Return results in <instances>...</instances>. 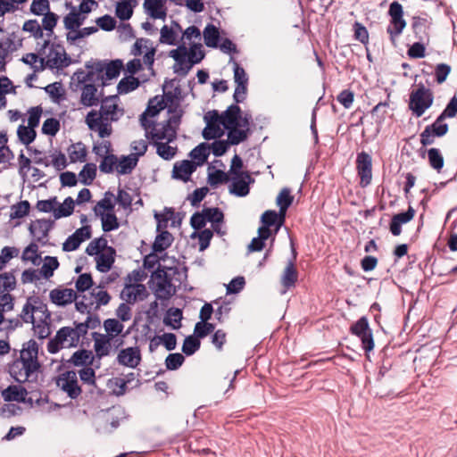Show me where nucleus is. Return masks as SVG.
<instances>
[{
	"instance_id": "nucleus-1",
	"label": "nucleus",
	"mask_w": 457,
	"mask_h": 457,
	"mask_svg": "<svg viewBox=\"0 0 457 457\" xmlns=\"http://www.w3.org/2000/svg\"><path fill=\"white\" fill-rule=\"evenodd\" d=\"M118 100V96L103 97L100 110H91L86 116L88 129L97 132L101 138L110 137L112 132V122L118 121L124 115V110L117 104Z\"/></svg>"
},
{
	"instance_id": "nucleus-2",
	"label": "nucleus",
	"mask_w": 457,
	"mask_h": 457,
	"mask_svg": "<svg viewBox=\"0 0 457 457\" xmlns=\"http://www.w3.org/2000/svg\"><path fill=\"white\" fill-rule=\"evenodd\" d=\"M41 367L38 361V345L34 339L24 343L20 357L9 365V373L18 383L37 380Z\"/></svg>"
},
{
	"instance_id": "nucleus-3",
	"label": "nucleus",
	"mask_w": 457,
	"mask_h": 457,
	"mask_svg": "<svg viewBox=\"0 0 457 457\" xmlns=\"http://www.w3.org/2000/svg\"><path fill=\"white\" fill-rule=\"evenodd\" d=\"M176 270L177 268H167L159 264L152 273L153 285L150 287L154 292L157 299L168 300L176 293V288L171 283L170 274L167 271L172 270L175 273Z\"/></svg>"
},
{
	"instance_id": "nucleus-4",
	"label": "nucleus",
	"mask_w": 457,
	"mask_h": 457,
	"mask_svg": "<svg viewBox=\"0 0 457 457\" xmlns=\"http://www.w3.org/2000/svg\"><path fill=\"white\" fill-rule=\"evenodd\" d=\"M434 102V94L430 88L420 83L417 88L412 89L410 94L409 109L417 118L421 117L429 109Z\"/></svg>"
},
{
	"instance_id": "nucleus-5",
	"label": "nucleus",
	"mask_w": 457,
	"mask_h": 457,
	"mask_svg": "<svg viewBox=\"0 0 457 457\" xmlns=\"http://www.w3.org/2000/svg\"><path fill=\"white\" fill-rule=\"evenodd\" d=\"M24 322H33L34 320H50L51 313L38 297H29L23 305L20 314Z\"/></svg>"
},
{
	"instance_id": "nucleus-6",
	"label": "nucleus",
	"mask_w": 457,
	"mask_h": 457,
	"mask_svg": "<svg viewBox=\"0 0 457 457\" xmlns=\"http://www.w3.org/2000/svg\"><path fill=\"white\" fill-rule=\"evenodd\" d=\"M77 334L71 327H62L57 332L54 337L51 338L47 344V351L50 353H56L62 348L76 347L79 345Z\"/></svg>"
},
{
	"instance_id": "nucleus-7",
	"label": "nucleus",
	"mask_w": 457,
	"mask_h": 457,
	"mask_svg": "<svg viewBox=\"0 0 457 457\" xmlns=\"http://www.w3.org/2000/svg\"><path fill=\"white\" fill-rule=\"evenodd\" d=\"M388 15L390 16V24L386 29V32L389 34L391 40H394L403 33L406 27L402 4L396 1L391 3L388 9Z\"/></svg>"
},
{
	"instance_id": "nucleus-8",
	"label": "nucleus",
	"mask_w": 457,
	"mask_h": 457,
	"mask_svg": "<svg viewBox=\"0 0 457 457\" xmlns=\"http://www.w3.org/2000/svg\"><path fill=\"white\" fill-rule=\"evenodd\" d=\"M46 58V61L44 58L39 59L41 69H44L45 66L51 69H62L67 67L71 62L64 47L61 45L53 44Z\"/></svg>"
},
{
	"instance_id": "nucleus-9",
	"label": "nucleus",
	"mask_w": 457,
	"mask_h": 457,
	"mask_svg": "<svg viewBox=\"0 0 457 457\" xmlns=\"http://www.w3.org/2000/svg\"><path fill=\"white\" fill-rule=\"evenodd\" d=\"M351 334L358 337L362 345V348L366 353H369L374 348V340L372 330L370 328L367 317H361L350 328Z\"/></svg>"
},
{
	"instance_id": "nucleus-10",
	"label": "nucleus",
	"mask_w": 457,
	"mask_h": 457,
	"mask_svg": "<svg viewBox=\"0 0 457 457\" xmlns=\"http://www.w3.org/2000/svg\"><path fill=\"white\" fill-rule=\"evenodd\" d=\"M445 119L444 115L440 114L431 125L424 129L420 135V144L423 146L432 145L435 137H441L448 132L449 127L448 124L445 122Z\"/></svg>"
},
{
	"instance_id": "nucleus-11",
	"label": "nucleus",
	"mask_w": 457,
	"mask_h": 457,
	"mask_svg": "<svg viewBox=\"0 0 457 457\" xmlns=\"http://www.w3.org/2000/svg\"><path fill=\"white\" fill-rule=\"evenodd\" d=\"M356 169L362 187L370 184L372 179V159L366 152H361L356 157Z\"/></svg>"
},
{
	"instance_id": "nucleus-12",
	"label": "nucleus",
	"mask_w": 457,
	"mask_h": 457,
	"mask_svg": "<svg viewBox=\"0 0 457 457\" xmlns=\"http://www.w3.org/2000/svg\"><path fill=\"white\" fill-rule=\"evenodd\" d=\"M58 386L67 393L68 396L71 399H77L82 390L78 385V378L75 371H67L62 373L57 381Z\"/></svg>"
},
{
	"instance_id": "nucleus-13",
	"label": "nucleus",
	"mask_w": 457,
	"mask_h": 457,
	"mask_svg": "<svg viewBox=\"0 0 457 457\" xmlns=\"http://www.w3.org/2000/svg\"><path fill=\"white\" fill-rule=\"evenodd\" d=\"M54 226V221L46 219H40L32 221L29 225V232L30 234L36 237V240L41 245L46 244V238L48 237V233Z\"/></svg>"
},
{
	"instance_id": "nucleus-14",
	"label": "nucleus",
	"mask_w": 457,
	"mask_h": 457,
	"mask_svg": "<svg viewBox=\"0 0 457 457\" xmlns=\"http://www.w3.org/2000/svg\"><path fill=\"white\" fill-rule=\"evenodd\" d=\"M119 364L135 369L141 361V353L137 346L128 347L120 351L117 356Z\"/></svg>"
},
{
	"instance_id": "nucleus-15",
	"label": "nucleus",
	"mask_w": 457,
	"mask_h": 457,
	"mask_svg": "<svg viewBox=\"0 0 457 457\" xmlns=\"http://www.w3.org/2000/svg\"><path fill=\"white\" fill-rule=\"evenodd\" d=\"M81 96H80V104L85 107H91L97 105L98 103L103 98V93L100 92L98 94L97 87L96 84L88 83L85 84L80 87Z\"/></svg>"
},
{
	"instance_id": "nucleus-16",
	"label": "nucleus",
	"mask_w": 457,
	"mask_h": 457,
	"mask_svg": "<svg viewBox=\"0 0 457 457\" xmlns=\"http://www.w3.org/2000/svg\"><path fill=\"white\" fill-rule=\"evenodd\" d=\"M431 21L428 16H413L411 18V29L415 37L420 41H428Z\"/></svg>"
},
{
	"instance_id": "nucleus-17",
	"label": "nucleus",
	"mask_w": 457,
	"mask_h": 457,
	"mask_svg": "<svg viewBox=\"0 0 457 457\" xmlns=\"http://www.w3.org/2000/svg\"><path fill=\"white\" fill-rule=\"evenodd\" d=\"M50 300L58 306H65L78 298L77 293L71 288H54L49 294Z\"/></svg>"
},
{
	"instance_id": "nucleus-18",
	"label": "nucleus",
	"mask_w": 457,
	"mask_h": 457,
	"mask_svg": "<svg viewBox=\"0 0 457 457\" xmlns=\"http://www.w3.org/2000/svg\"><path fill=\"white\" fill-rule=\"evenodd\" d=\"M195 170L196 164L194 161L183 160L177 162L173 166L172 178L187 182Z\"/></svg>"
},
{
	"instance_id": "nucleus-19",
	"label": "nucleus",
	"mask_w": 457,
	"mask_h": 457,
	"mask_svg": "<svg viewBox=\"0 0 457 457\" xmlns=\"http://www.w3.org/2000/svg\"><path fill=\"white\" fill-rule=\"evenodd\" d=\"M167 0H145L143 7L145 12L153 19L165 20L167 17Z\"/></svg>"
},
{
	"instance_id": "nucleus-20",
	"label": "nucleus",
	"mask_w": 457,
	"mask_h": 457,
	"mask_svg": "<svg viewBox=\"0 0 457 457\" xmlns=\"http://www.w3.org/2000/svg\"><path fill=\"white\" fill-rule=\"evenodd\" d=\"M293 200L294 197L291 195V190L288 187L282 188L278 195L277 196L276 203L279 207L280 220L278 224V228L274 231V235L278 233L280 226L283 224L286 217V212L289 206L292 204Z\"/></svg>"
},
{
	"instance_id": "nucleus-21",
	"label": "nucleus",
	"mask_w": 457,
	"mask_h": 457,
	"mask_svg": "<svg viewBox=\"0 0 457 457\" xmlns=\"http://www.w3.org/2000/svg\"><path fill=\"white\" fill-rule=\"evenodd\" d=\"M415 215V210L409 206L404 212L395 214L390 222V232L394 236H399L402 233V225L411 221Z\"/></svg>"
},
{
	"instance_id": "nucleus-22",
	"label": "nucleus",
	"mask_w": 457,
	"mask_h": 457,
	"mask_svg": "<svg viewBox=\"0 0 457 457\" xmlns=\"http://www.w3.org/2000/svg\"><path fill=\"white\" fill-rule=\"evenodd\" d=\"M116 250L112 247H106L105 251L96 255V269L100 272H107L111 270L115 262Z\"/></svg>"
},
{
	"instance_id": "nucleus-23",
	"label": "nucleus",
	"mask_w": 457,
	"mask_h": 457,
	"mask_svg": "<svg viewBox=\"0 0 457 457\" xmlns=\"http://www.w3.org/2000/svg\"><path fill=\"white\" fill-rule=\"evenodd\" d=\"M151 135L154 140L159 141L166 139L168 143H170L176 139L177 131L175 127L170 126L165 121L154 128L151 131Z\"/></svg>"
},
{
	"instance_id": "nucleus-24",
	"label": "nucleus",
	"mask_w": 457,
	"mask_h": 457,
	"mask_svg": "<svg viewBox=\"0 0 457 457\" xmlns=\"http://www.w3.org/2000/svg\"><path fill=\"white\" fill-rule=\"evenodd\" d=\"M94 338V350L97 358L102 359L107 356L111 353V340L107 335L98 334L97 332L93 333Z\"/></svg>"
},
{
	"instance_id": "nucleus-25",
	"label": "nucleus",
	"mask_w": 457,
	"mask_h": 457,
	"mask_svg": "<svg viewBox=\"0 0 457 457\" xmlns=\"http://www.w3.org/2000/svg\"><path fill=\"white\" fill-rule=\"evenodd\" d=\"M240 114L241 108L237 104L229 105L221 114V125L224 129L238 127Z\"/></svg>"
},
{
	"instance_id": "nucleus-26",
	"label": "nucleus",
	"mask_w": 457,
	"mask_h": 457,
	"mask_svg": "<svg viewBox=\"0 0 457 457\" xmlns=\"http://www.w3.org/2000/svg\"><path fill=\"white\" fill-rule=\"evenodd\" d=\"M28 391L20 385H11L2 392V396L5 402L24 403Z\"/></svg>"
},
{
	"instance_id": "nucleus-27",
	"label": "nucleus",
	"mask_w": 457,
	"mask_h": 457,
	"mask_svg": "<svg viewBox=\"0 0 457 457\" xmlns=\"http://www.w3.org/2000/svg\"><path fill=\"white\" fill-rule=\"evenodd\" d=\"M166 104L164 103V100L162 97L154 96V98L150 99L147 108L145 111L141 114L140 120L142 123V126L145 127V115H149L151 117H154L157 115L162 110L165 108Z\"/></svg>"
},
{
	"instance_id": "nucleus-28",
	"label": "nucleus",
	"mask_w": 457,
	"mask_h": 457,
	"mask_svg": "<svg viewBox=\"0 0 457 457\" xmlns=\"http://www.w3.org/2000/svg\"><path fill=\"white\" fill-rule=\"evenodd\" d=\"M298 278V272L295 267L294 261L290 260L286 266L284 272L281 277V284L282 286L289 289L295 287Z\"/></svg>"
},
{
	"instance_id": "nucleus-29",
	"label": "nucleus",
	"mask_w": 457,
	"mask_h": 457,
	"mask_svg": "<svg viewBox=\"0 0 457 457\" xmlns=\"http://www.w3.org/2000/svg\"><path fill=\"white\" fill-rule=\"evenodd\" d=\"M137 155H122L117 163V172L120 175H126L132 172L137 164Z\"/></svg>"
},
{
	"instance_id": "nucleus-30",
	"label": "nucleus",
	"mask_w": 457,
	"mask_h": 457,
	"mask_svg": "<svg viewBox=\"0 0 457 457\" xmlns=\"http://www.w3.org/2000/svg\"><path fill=\"white\" fill-rule=\"evenodd\" d=\"M75 307L80 313L90 314L91 312H96V310H95L94 295H92V292L80 295V299L77 298L75 300Z\"/></svg>"
},
{
	"instance_id": "nucleus-31",
	"label": "nucleus",
	"mask_w": 457,
	"mask_h": 457,
	"mask_svg": "<svg viewBox=\"0 0 457 457\" xmlns=\"http://www.w3.org/2000/svg\"><path fill=\"white\" fill-rule=\"evenodd\" d=\"M203 34L204 43L208 47L217 48L219 46L220 32L215 25L212 23L207 24Z\"/></svg>"
},
{
	"instance_id": "nucleus-32",
	"label": "nucleus",
	"mask_w": 457,
	"mask_h": 457,
	"mask_svg": "<svg viewBox=\"0 0 457 457\" xmlns=\"http://www.w3.org/2000/svg\"><path fill=\"white\" fill-rule=\"evenodd\" d=\"M210 154V145L207 143H201L195 146L189 154V156L195 160L197 166L203 165Z\"/></svg>"
},
{
	"instance_id": "nucleus-33",
	"label": "nucleus",
	"mask_w": 457,
	"mask_h": 457,
	"mask_svg": "<svg viewBox=\"0 0 457 457\" xmlns=\"http://www.w3.org/2000/svg\"><path fill=\"white\" fill-rule=\"evenodd\" d=\"M173 242L172 235L165 230L156 236L153 244L152 250L154 253H162L171 245Z\"/></svg>"
},
{
	"instance_id": "nucleus-34",
	"label": "nucleus",
	"mask_w": 457,
	"mask_h": 457,
	"mask_svg": "<svg viewBox=\"0 0 457 457\" xmlns=\"http://www.w3.org/2000/svg\"><path fill=\"white\" fill-rule=\"evenodd\" d=\"M145 291L142 284L129 285L121 291L120 296L127 303H133L137 300V296Z\"/></svg>"
},
{
	"instance_id": "nucleus-35",
	"label": "nucleus",
	"mask_w": 457,
	"mask_h": 457,
	"mask_svg": "<svg viewBox=\"0 0 457 457\" xmlns=\"http://www.w3.org/2000/svg\"><path fill=\"white\" fill-rule=\"evenodd\" d=\"M113 194L111 191H107L104 193V198L101 199L96 206L93 208V211L96 216L107 212H112L114 209V204L112 201L113 197Z\"/></svg>"
},
{
	"instance_id": "nucleus-36",
	"label": "nucleus",
	"mask_w": 457,
	"mask_h": 457,
	"mask_svg": "<svg viewBox=\"0 0 457 457\" xmlns=\"http://www.w3.org/2000/svg\"><path fill=\"white\" fill-rule=\"evenodd\" d=\"M187 55L189 59L188 66L185 69L186 71H189L195 64L199 63L204 58V52L202 49L201 44H194L187 50Z\"/></svg>"
},
{
	"instance_id": "nucleus-37",
	"label": "nucleus",
	"mask_w": 457,
	"mask_h": 457,
	"mask_svg": "<svg viewBox=\"0 0 457 457\" xmlns=\"http://www.w3.org/2000/svg\"><path fill=\"white\" fill-rule=\"evenodd\" d=\"M140 85V81L134 76H128L120 80L117 86V91L119 94H128L137 89Z\"/></svg>"
},
{
	"instance_id": "nucleus-38",
	"label": "nucleus",
	"mask_w": 457,
	"mask_h": 457,
	"mask_svg": "<svg viewBox=\"0 0 457 457\" xmlns=\"http://www.w3.org/2000/svg\"><path fill=\"white\" fill-rule=\"evenodd\" d=\"M14 270L0 274V293L11 292L16 288Z\"/></svg>"
},
{
	"instance_id": "nucleus-39",
	"label": "nucleus",
	"mask_w": 457,
	"mask_h": 457,
	"mask_svg": "<svg viewBox=\"0 0 457 457\" xmlns=\"http://www.w3.org/2000/svg\"><path fill=\"white\" fill-rule=\"evenodd\" d=\"M69 157L71 162H85L87 157V149L83 143L72 144L68 148Z\"/></svg>"
},
{
	"instance_id": "nucleus-40",
	"label": "nucleus",
	"mask_w": 457,
	"mask_h": 457,
	"mask_svg": "<svg viewBox=\"0 0 457 457\" xmlns=\"http://www.w3.org/2000/svg\"><path fill=\"white\" fill-rule=\"evenodd\" d=\"M202 212L205 222H211L212 225L224 222V213L219 207H205Z\"/></svg>"
},
{
	"instance_id": "nucleus-41",
	"label": "nucleus",
	"mask_w": 457,
	"mask_h": 457,
	"mask_svg": "<svg viewBox=\"0 0 457 457\" xmlns=\"http://www.w3.org/2000/svg\"><path fill=\"white\" fill-rule=\"evenodd\" d=\"M75 202L72 197L68 196L64 199L63 204H60L55 210H54V217L55 220L62 217H68L74 212Z\"/></svg>"
},
{
	"instance_id": "nucleus-42",
	"label": "nucleus",
	"mask_w": 457,
	"mask_h": 457,
	"mask_svg": "<svg viewBox=\"0 0 457 457\" xmlns=\"http://www.w3.org/2000/svg\"><path fill=\"white\" fill-rule=\"evenodd\" d=\"M182 311L179 308H170L163 319V323L172 327L174 329L180 328L182 320Z\"/></svg>"
},
{
	"instance_id": "nucleus-43",
	"label": "nucleus",
	"mask_w": 457,
	"mask_h": 457,
	"mask_svg": "<svg viewBox=\"0 0 457 457\" xmlns=\"http://www.w3.org/2000/svg\"><path fill=\"white\" fill-rule=\"evenodd\" d=\"M21 259L24 262H31L34 265H38L41 257L38 254V245L31 242L22 252Z\"/></svg>"
},
{
	"instance_id": "nucleus-44",
	"label": "nucleus",
	"mask_w": 457,
	"mask_h": 457,
	"mask_svg": "<svg viewBox=\"0 0 457 457\" xmlns=\"http://www.w3.org/2000/svg\"><path fill=\"white\" fill-rule=\"evenodd\" d=\"M59 267V262L56 257L53 256H46L45 257V262L38 270L41 277H44L45 278H49L54 275V271L58 269Z\"/></svg>"
},
{
	"instance_id": "nucleus-45",
	"label": "nucleus",
	"mask_w": 457,
	"mask_h": 457,
	"mask_svg": "<svg viewBox=\"0 0 457 457\" xmlns=\"http://www.w3.org/2000/svg\"><path fill=\"white\" fill-rule=\"evenodd\" d=\"M96 177V165L87 163L79 173V180L84 185H90Z\"/></svg>"
},
{
	"instance_id": "nucleus-46",
	"label": "nucleus",
	"mask_w": 457,
	"mask_h": 457,
	"mask_svg": "<svg viewBox=\"0 0 457 457\" xmlns=\"http://www.w3.org/2000/svg\"><path fill=\"white\" fill-rule=\"evenodd\" d=\"M17 136L21 143L28 146L35 140L37 132L29 126L20 125L17 129Z\"/></svg>"
},
{
	"instance_id": "nucleus-47",
	"label": "nucleus",
	"mask_w": 457,
	"mask_h": 457,
	"mask_svg": "<svg viewBox=\"0 0 457 457\" xmlns=\"http://www.w3.org/2000/svg\"><path fill=\"white\" fill-rule=\"evenodd\" d=\"M123 67L122 61L120 59L112 60L109 62L108 63H104V79H112L114 78H117L120 71Z\"/></svg>"
},
{
	"instance_id": "nucleus-48",
	"label": "nucleus",
	"mask_w": 457,
	"mask_h": 457,
	"mask_svg": "<svg viewBox=\"0 0 457 457\" xmlns=\"http://www.w3.org/2000/svg\"><path fill=\"white\" fill-rule=\"evenodd\" d=\"M93 360L94 356L92 355V352L84 349L75 352L71 358V361L75 366L91 364L93 362Z\"/></svg>"
},
{
	"instance_id": "nucleus-49",
	"label": "nucleus",
	"mask_w": 457,
	"mask_h": 457,
	"mask_svg": "<svg viewBox=\"0 0 457 457\" xmlns=\"http://www.w3.org/2000/svg\"><path fill=\"white\" fill-rule=\"evenodd\" d=\"M106 247H110L107 245V240L104 237H100L98 238H95L92 240L86 248V253L90 255H97L101 253L102 251H105Z\"/></svg>"
},
{
	"instance_id": "nucleus-50",
	"label": "nucleus",
	"mask_w": 457,
	"mask_h": 457,
	"mask_svg": "<svg viewBox=\"0 0 457 457\" xmlns=\"http://www.w3.org/2000/svg\"><path fill=\"white\" fill-rule=\"evenodd\" d=\"M102 221V229L104 232H110L119 228L120 224L116 215L113 212H107L99 215Z\"/></svg>"
},
{
	"instance_id": "nucleus-51",
	"label": "nucleus",
	"mask_w": 457,
	"mask_h": 457,
	"mask_svg": "<svg viewBox=\"0 0 457 457\" xmlns=\"http://www.w3.org/2000/svg\"><path fill=\"white\" fill-rule=\"evenodd\" d=\"M228 143L237 145L247 138V129H240L239 127L227 129Z\"/></svg>"
},
{
	"instance_id": "nucleus-52",
	"label": "nucleus",
	"mask_w": 457,
	"mask_h": 457,
	"mask_svg": "<svg viewBox=\"0 0 457 457\" xmlns=\"http://www.w3.org/2000/svg\"><path fill=\"white\" fill-rule=\"evenodd\" d=\"M104 328L108 334L107 336L112 339L122 332L124 326L116 319H107L104 321Z\"/></svg>"
},
{
	"instance_id": "nucleus-53",
	"label": "nucleus",
	"mask_w": 457,
	"mask_h": 457,
	"mask_svg": "<svg viewBox=\"0 0 457 457\" xmlns=\"http://www.w3.org/2000/svg\"><path fill=\"white\" fill-rule=\"evenodd\" d=\"M118 158L116 155L109 154L102 158V161L99 165V170L101 172L109 174L114 171V169H117Z\"/></svg>"
},
{
	"instance_id": "nucleus-54",
	"label": "nucleus",
	"mask_w": 457,
	"mask_h": 457,
	"mask_svg": "<svg viewBox=\"0 0 457 457\" xmlns=\"http://www.w3.org/2000/svg\"><path fill=\"white\" fill-rule=\"evenodd\" d=\"M428 157L430 166L440 171V170L444 167V157L437 148H430L428 150Z\"/></svg>"
},
{
	"instance_id": "nucleus-55",
	"label": "nucleus",
	"mask_w": 457,
	"mask_h": 457,
	"mask_svg": "<svg viewBox=\"0 0 457 457\" xmlns=\"http://www.w3.org/2000/svg\"><path fill=\"white\" fill-rule=\"evenodd\" d=\"M195 237H197L199 239V250L204 251L210 245V242L213 237V231L209 228L201 230L198 233L196 231H195L191 235V237L195 238Z\"/></svg>"
},
{
	"instance_id": "nucleus-56",
	"label": "nucleus",
	"mask_w": 457,
	"mask_h": 457,
	"mask_svg": "<svg viewBox=\"0 0 457 457\" xmlns=\"http://www.w3.org/2000/svg\"><path fill=\"white\" fill-rule=\"evenodd\" d=\"M50 320H34L30 322L33 325V330L35 335L39 339H45L50 335Z\"/></svg>"
},
{
	"instance_id": "nucleus-57",
	"label": "nucleus",
	"mask_w": 457,
	"mask_h": 457,
	"mask_svg": "<svg viewBox=\"0 0 457 457\" xmlns=\"http://www.w3.org/2000/svg\"><path fill=\"white\" fill-rule=\"evenodd\" d=\"M201 343L198 337L194 336H188L185 338L183 345H182V352L187 355L190 356L194 354L199 348H200Z\"/></svg>"
},
{
	"instance_id": "nucleus-58",
	"label": "nucleus",
	"mask_w": 457,
	"mask_h": 457,
	"mask_svg": "<svg viewBox=\"0 0 457 457\" xmlns=\"http://www.w3.org/2000/svg\"><path fill=\"white\" fill-rule=\"evenodd\" d=\"M22 30L29 32L36 39L42 38L44 36L43 29L37 20H28L22 26Z\"/></svg>"
},
{
	"instance_id": "nucleus-59",
	"label": "nucleus",
	"mask_w": 457,
	"mask_h": 457,
	"mask_svg": "<svg viewBox=\"0 0 457 457\" xmlns=\"http://www.w3.org/2000/svg\"><path fill=\"white\" fill-rule=\"evenodd\" d=\"M250 188L248 183L244 179H237L232 182L229 192L237 196L243 197L249 194Z\"/></svg>"
},
{
	"instance_id": "nucleus-60",
	"label": "nucleus",
	"mask_w": 457,
	"mask_h": 457,
	"mask_svg": "<svg viewBox=\"0 0 457 457\" xmlns=\"http://www.w3.org/2000/svg\"><path fill=\"white\" fill-rule=\"evenodd\" d=\"M155 145H156V148H157L156 152H157L158 155L164 160L172 159L177 153V148L169 145L168 142L167 143L156 142Z\"/></svg>"
},
{
	"instance_id": "nucleus-61",
	"label": "nucleus",
	"mask_w": 457,
	"mask_h": 457,
	"mask_svg": "<svg viewBox=\"0 0 457 457\" xmlns=\"http://www.w3.org/2000/svg\"><path fill=\"white\" fill-rule=\"evenodd\" d=\"M202 135L204 139L211 140L220 137L223 135V130L220 129V125L210 124V122H207Z\"/></svg>"
},
{
	"instance_id": "nucleus-62",
	"label": "nucleus",
	"mask_w": 457,
	"mask_h": 457,
	"mask_svg": "<svg viewBox=\"0 0 457 457\" xmlns=\"http://www.w3.org/2000/svg\"><path fill=\"white\" fill-rule=\"evenodd\" d=\"M41 130L43 134L54 137L60 130V121L55 118H48L44 121Z\"/></svg>"
},
{
	"instance_id": "nucleus-63",
	"label": "nucleus",
	"mask_w": 457,
	"mask_h": 457,
	"mask_svg": "<svg viewBox=\"0 0 457 457\" xmlns=\"http://www.w3.org/2000/svg\"><path fill=\"white\" fill-rule=\"evenodd\" d=\"M185 357L179 353H170L165 359V366L167 370H175L182 366Z\"/></svg>"
},
{
	"instance_id": "nucleus-64",
	"label": "nucleus",
	"mask_w": 457,
	"mask_h": 457,
	"mask_svg": "<svg viewBox=\"0 0 457 457\" xmlns=\"http://www.w3.org/2000/svg\"><path fill=\"white\" fill-rule=\"evenodd\" d=\"M29 203L28 201H21L20 203L12 206V212L10 217L12 219H20L26 216L29 212Z\"/></svg>"
}]
</instances>
